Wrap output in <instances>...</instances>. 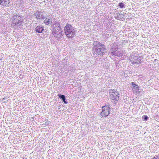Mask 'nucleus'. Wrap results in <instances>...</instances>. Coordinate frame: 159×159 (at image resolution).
I'll use <instances>...</instances> for the list:
<instances>
[{
	"mask_svg": "<svg viewBox=\"0 0 159 159\" xmlns=\"http://www.w3.org/2000/svg\"><path fill=\"white\" fill-rule=\"evenodd\" d=\"M31 119H34V117H32L31 118Z\"/></svg>",
	"mask_w": 159,
	"mask_h": 159,
	"instance_id": "35",
	"label": "nucleus"
},
{
	"mask_svg": "<svg viewBox=\"0 0 159 159\" xmlns=\"http://www.w3.org/2000/svg\"><path fill=\"white\" fill-rule=\"evenodd\" d=\"M137 59L138 60L137 61H134L133 62H132V64H139V63H141L142 62L141 57H137Z\"/></svg>",
	"mask_w": 159,
	"mask_h": 159,
	"instance_id": "19",
	"label": "nucleus"
},
{
	"mask_svg": "<svg viewBox=\"0 0 159 159\" xmlns=\"http://www.w3.org/2000/svg\"><path fill=\"white\" fill-rule=\"evenodd\" d=\"M102 111L100 113V115L101 117H107L110 113V108L108 105H105L102 106Z\"/></svg>",
	"mask_w": 159,
	"mask_h": 159,
	"instance_id": "3",
	"label": "nucleus"
},
{
	"mask_svg": "<svg viewBox=\"0 0 159 159\" xmlns=\"http://www.w3.org/2000/svg\"><path fill=\"white\" fill-rule=\"evenodd\" d=\"M52 31L53 35L56 34L57 33H60V32H61L62 30V28H57V27H52Z\"/></svg>",
	"mask_w": 159,
	"mask_h": 159,
	"instance_id": "9",
	"label": "nucleus"
},
{
	"mask_svg": "<svg viewBox=\"0 0 159 159\" xmlns=\"http://www.w3.org/2000/svg\"><path fill=\"white\" fill-rule=\"evenodd\" d=\"M109 95L110 96V98L112 100H114L116 101H118L119 99V95H116L115 94H113L112 93H109Z\"/></svg>",
	"mask_w": 159,
	"mask_h": 159,
	"instance_id": "10",
	"label": "nucleus"
},
{
	"mask_svg": "<svg viewBox=\"0 0 159 159\" xmlns=\"http://www.w3.org/2000/svg\"><path fill=\"white\" fill-rule=\"evenodd\" d=\"M139 90H134V92L135 94H137L138 93V91H139Z\"/></svg>",
	"mask_w": 159,
	"mask_h": 159,
	"instance_id": "27",
	"label": "nucleus"
},
{
	"mask_svg": "<svg viewBox=\"0 0 159 159\" xmlns=\"http://www.w3.org/2000/svg\"><path fill=\"white\" fill-rule=\"evenodd\" d=\"M10 3V2L9 0H0V4L3 6L6 7H9V4Z\"/></svg>",
	"mask_w": 159,
	"mask_h": 159,
	"instance_id": "11",
	"label": "nucleus"
},
{
	"mask_svg": "<svg viewBox=\"0 0 159 159\" xmlns=\"http://www.w3.org/2000/svg\"><path fill=\"white\" fill-rule=\"evenodd\" d=\"M52 27L62 28V26L61 25L60 22L57 20L55 21L51 26Z\"/></svg>",
	"mask_w": 159,
	"mask_h": 159,
	"instance_id": "15",
	"label": "nucleus"
},
{
	"mask_svg": "<svg viewBox=\"0 0 159 159\" xmlns=\"http://www.w3.org/2000/svg\"><path fill=\"white\" fill-rule=\"evenodd\" d=\"M131 84L132 85L133 89L135 87H136L138 85L137 84H135L134 82H132L131 83Z\"/></svg>",
	"mask_w": 159,
	"mask_h": 159,
	"instance_id": "22",
	"label": "nucleus"
},
{
	"mask_svg": "<svg viewBox=\"0 0 159 159\" xmlns=\"http://www.w3.org/2000/svg\"><path fill=\"white\" fill-rule=\"evenodd\" d=\"M116 102L115 101L114 102L113 104H116Z\"/></svg>",
	"mask_w": 159,
	"mask_h": 159,
	"instance_id": "31",
	"label": "nucleus"
},
{
	"mask_svg": "<svg viewBox=\"0 0 159 159\" xmlns=\"http://www.w3.org/2000/svg\"><path fill=\"white\" fill-rule=\"evenodd\" d=\"M123 17L125 16V14H122V15H121Z\"/></svg>",
	"mask_w": 159,
	"mask_h": 159,
	"instance_id": "33",
	"label": "nucleus"
},
{
	"mask_svg": "<svg viewBox=\"0 0 159 159\" xmlns=\"http://www.w3.org/2000/svg\"><path fill=\"white\" fill-rule=\"evenodd\" d=\"M47 124V122H45V124Z\"/></svg>",
	"mask_w": 159,
	"mask_h": 159,
	"instance_id": "38",
	"label": "nucleus"
},
{
	"mask_svg": "<svg viewBox=\"0 0 159 159\" xmlns=\"http://www.w3.org/2000/svg\"><path fill=\"white\" fill-rule=\"evenodd\" d=\"M109 93H112L113 94H115L116 95H119V92L117 90L114 89H109L108 90Z\"/></svg>",
	"mask_w": 159,
	"mask_h": 159,
	"instance_id": "18",
	"label": "nucleus"
},
{
	"mask_svg": "<svg viewBox=\"0 0 159 159\" xmlns=\"http://www.w3.org/2000/svg\"><path fill=\"white\" fill-rule=\"evenodd\" d=\"M93 49L94 50L96 48H100V47H102L103 46L104 44L101 43L100 42L97 41H94L93 42Z\"/></svg>",
	"mask_w": 159,
	"mask_h": 159,
	"instance_id": "8",
	"label": "nucleus"
},
{
	"mask_svg": "<svg viewBox=\"0 0 159 159\" xmlns=\"http://www.w3.org/2000/svg\"><path fill=\"white\" fill-rule=\"evenodd\" d=\"M37 23H35L34 25H33L34 27L35 26V29H34V31L36 33L39 34L42 33H44L45 31V29L44 26L41 25H39L36 26V24Z\"/></svg>",
	"mask_w": 159,
	"mask_h": 159,
	"instance_id": "6",
	"label": "nucleus"
},
{
	"mask_svg": "<svg viewBox=\"0 0 159 159\" xmlns=\"http://www.w3.org/2000/svg\"><path fill=\"white\" fill-rule=\"evenodd\" d=\"M122 15V13H120L119 12H117L116 13V16L119 17L120 16H121Z\"/></svg>",
	"mask_w": 159,
	"mask_h": 159,
	"instance_id": "26",
	"label": "nucleus"
},
{
	"mask_svg": "<svg viewBox=\"0 0 159 159\" xmlns=\"http://www.w3.org/2000/svg\"><path fill=\"white\" fill-rule=\"evenodd\" d=\"M75 29L71 25L68 23L66 24L64 29V33L66 36L69 38H73L75 35Z\"/></svg>",
	"mask_w": 159,
	"mask_h": 159,
	"instance_id": "1",
	"label": "nucleus"
},
{
	"mask_svg": "<svg viewBox=\"0 0 159 159\" xmlns=\"http://www.w3.org/2000/svg\"><path fill=\"white\" fill-rule=\"evenodd\" d=\"M151 159H159V155H155L153 157L151 158Z\"/></svg>",
	"mask_w": 159,
	"mask_h": 159,
	"instance_id": "23",
	"label": "nucleus"
},
{
	"mask_svg": "<svg viewBox=\"0 0 159 159\" xmlns=\"http://www.w3.org/2000/svg\"><path fill=\"white\" fill-rule=\"evenodd\" d=\"M20 16V15H19V14L18 15H13V16L11 17V19L12 20V23H13L16 22V21L17 20H18V19Z\"/></svg>",
	"mask_w": 159,
	"mask_h": 159,
	"instance_id": "12",
	"label": "nucleus"
},
{
	"mask_svg": "<svg viewBox=\"0 0 159 159\" xmlns=\"http://www.w3.org/2000/svg\"><path fill=\"white\" fill-rule=\"evenodd\" d=\"M58 96L59 98L61 99L64 103L66 104L68 103V101L66 100V98L65 95L61 94H58Z\"/></svg>",
	"mask_w": 159,
	"mask_h": 159,
	"instance_id": "13",
	"label": "nucleus"
},
{
	"mask_svg": "<svg viewBox=\"0 0 159 159\" xmlns=\"http://www.w3.org/2000/svg\"><path fill=\"white\" fill-rule=\"evenodd\" d=\"M118 64V62L117 61H116L115 62V64L116 65L117 64Z\"/></svg>",
	"mask_w": 159,
	"mask_h": 159,
	"instance_id": "32",
	"label": "nucleus"
},
{
	"mask_svg": "<svg viewBox=\"0 0 159 159\" xmlns=\"http://www.w3.org/2000/svg\"><path fill=\"white\" fill-rule=\"evenodd\" d=\"M134 90H139V87L138 85L136 87H135L134 88Z\"/></svg>",
	"mask_w": 159,
	"mask_h": 159,
	"instance_id": "25",
	"label": "nucleus"
},
{
	"mask_svg": "<svg viewBox=\"0 0 159 159\" xmlns=\"http://www.w3.org/2000/svg\"><path fill=\"white\" fill-rule=\"evenodd\" d=\"M143 91H138V96H139L140 95V94H141V93H143Z\"/></svg>",
	"mask_w": 159,
	"mask_h": 159,
	"instance_id": "28",
	"label": "nucleus"
},
{
	"mask_svg": "<svg viewBox=\"0 0 159 159\" xmlns=\"http://www.w3.org/2000/svg\"><path fill=\"white\" fill-rule=\"evenodd\" d=\"M131 84L132 85L133 89L135 87H136L138 85L137 84H135L134 82H132L131 83Z\"/></svg>",
	"mask_w": 159,
	"mask_h": 159,
	"instance_id": "21",
	"label": "nucleus"
},
{
	"mask_svg": "<svg viewBox=\"0 0 159 159\" xmlns=\"http://www.w3.org/2000/svg\"><path fill=\"white\" fill-rule=\"evenodd\" d=\"M108 54L110 56L120 57L121 53L119 51L118 48L115 45L113 44L110 49V52H108Z\"/></svg>",
	"mask_w": 159,
	"mask_h": 159,
	"instance_id": "2",
	"label": "nucleus"
},
{
	"mask_svg": "<svg viewBox=\"0 0 159 159\" xmlns=\"http://www.w3.org/2000/svg\"><path fill=\"white\" fill-rule=\"evenodd\" d=\"M8 101V100H7L6 101H4V102H7Z\"/></svg>",
	"mask_w": 159,
	"mask_h": 159,
	"instance_id": "34",
	"label": "nucleus"
},
{
	"mask_svg": "<svg viewBox=\"0 0 159 159\" xmlns=\"http://www.w3.org/2000/svg\"><path fill=\"white\" fill-rule=\"evenodd\" d=\"M23 20H22L21 17L20 16L17 20L16 22L13 23L11 24V27L15 29H16L18 27H20L22 26V22Z\"/></svg>",
	"mask_w": 159,
	"mask_h": 159,
	"instance_id": "5",
	"label": "nucleus"
},
{
	"mask_svg": "<svg viewBox=\"0 0 159 159\" xmlns=\"http://www.w3.org/2000/svg\"><path fill=\"white\" fill-rule=\"evenodd\" d=\"M117 7L120 9L125 8L126 7V3L125 2L122 1L118 3Z\"/></svg>",
	"mask_w": 159,
	"mask_h": 159,
	"instance_id": "17",
	"label": "nucleus"
},
{
	"mask_svg": "<svg viewBox=\"0 0 159 159\" xmlns=\"http://www.w3.org/2000/svg\"><path fill=\"white\" fill-rule=\"evenodd\" d=\"M43 22L46 25H50L52 23V19L51 18H45Z\"/></svg>",
	"mask_w": 159,
	"mask_h": 159,
	"instance_id": "14",
	"label": "nucleus"
},
{
	"mask_svg": "<svg viewBox=\"0 0 159 159\" xmlns=\"http://www.w3.org/2000/svg\"><path fill=\"white\" fill-rule=\"evenodd\" d=\"M136 57H135V60H136Z\"/></svg>",
	"mask_w": 159,
	"mask_h": 159,
	"instance_id": "36",
	"label": "nucleus"
},
{
	"mask_svg": "<svg viewBox=\"0 0 159 159\" xmlns=\"http://www.w3.org/2000/svg\"><path fill=\"white\" fill-rule=\"evenodd\" d=\"M6 99H7V98H2V99H1V100L2 101H4V100H6Z\"/></svg>",
	"mask_w": 159,
	"mask_h": 159,
	"instance_id": "30",
	"label": "nucleus"
},
{
	"mask_svg": "<svg viewBox=\"0 0 159 159\" xmlns=\"http://www.w3.org/2000/svg\"><path fill=\"white\" fill-rule=\"evenodd\" d=\"M119 19H121L122 21H124L125 20V18L123 17L122 15L119 16Z\"/></svg>",
	"mask_w": 159,
	"mask_h": 159,
	"instance_id": "24",
	"label": "nucleus"
},
{
	"mask_svg": "<svg viewBox=\"0 0 159 159\" xmlns=\"http://www.w3.org/2000/svg\"><path fill=\"white\" fill-rule=\"evenodd\" d=\"M115 18L116 19H117V20H119V19H119V17H118V16H115Z\"/></svg>",
	"mask_w": 159,
	"mask_h": 159,
	"instance_id": "29",
	"label": "nucleus"
},
{
	"mask_svg": "<svg viewBox=\"0 0 159 159\" xmlns=\"http://www.w3.org/2000/svg\"><path fill=\"white\" fill-rule=\"evenodd\" d=\"M63 31L61 30V32H60V33H57V34H56L53 35L57 40H59L60 39V37L63 36Z\"/></svg>",
	"mask_w": 159,
	"mask_h": 159,
	"instance_id": "16",
	"label": "nucleus"
},
{
	"mask_svg": "<svg viewBox=\"0 0 159 159\" xmlns=\"http://www.w3.org/2000/svg\"><path fill=\"white\" fill-rule=\"evenodd\" d=\"M148 116L147 115H144L142 117L143 120L145 121L148 120Z\"/></svg>",
	"mask_w": 159,
	"mask_h": 159,
	"instance_id": "20",
	"label": "nucleus"
},
{
	"mask_svg": "<svg viewBox=\"0 0 159 159\" xmlns=\"http://www.w3.org/2000/svg\"><path fill=\"white\" fill-rule=\"evenodd\" d=\"M107 50V48L104 44L103 46L100 47L94 50V52L95 54H96L98 56H101L105 54Z\"/></svg>",
	"mask_w": 159,
	"mask_h": 159,
	"instance_id": "4",
	"label": "nucleus"
},
{
	"mask_svg": "<svg viewBox=\"0 0 159 159\" xmlns=\"http://www.w3.org/2000/svg\"><path fill=\"white\" fill-rule=\"evenodd\" d=\"M47 124V122H45V124Z\"/></svg>",
	"mask_w": 159,
	"mask_h": 159,
	"instance_id": "37",
	"label": "nucleus"
},
{
	"mask_svg": "<svg viewBox=\"0 0 159 159\" xmlns=\"http://www.w3.org/2000/svg\"><path fill=\"white\" fill-rule=\"evenodd\" d=\"M34 15L38 20H44L45 18V16L43 15V12L40 11H36Z\"/></svg>",
	"mask_w": 159,
	"mask_h": 159,
	"instance_id": "7",
	"label": "nucleus"
}]
</instances>
